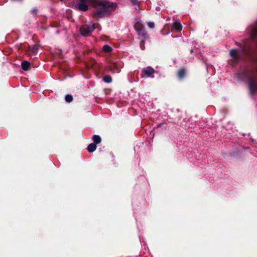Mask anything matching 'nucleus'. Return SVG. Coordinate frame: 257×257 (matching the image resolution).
I'll return each instance as SVG.
<instances>
[{
	"mask_svg": "<svg viewBox=\"0 0 257 257\" xmlns=\"http://www.w3.org/2000/svg\"><path fill=\"white\" fill-rule=\"evenodd\" d=\"M96 149V146L95 144H90L87 147V150L89 152H94Z\"/></svg>",
	"mask_w": 257,
	"mask_h": 257,
	"instance_id": "9",
	"label": "nucleus"
},
{
	"mask_svg": "<svg viewBox=\"0 0 257 257\" xmlns=\"http://www.w3.org/2000/svg\"><path fill=\"white\" fill-rule=\"evenodd\" d=\"M174 28L177 31H179L182 29V26L180 22H176L173 23Z\"/></svg>",
	"mask_w": 257,
	"mask_h": 257,
	"instance_id": "7",
	"label": "nucleus"
},
{
	"mask_svg": "<svg viewBox=\"0 0 257 257\" xmlns=\"http://www.w3.org/2000/svg\"><path fill=\"white\" fill-rule=\"evenodd\" d=\"M104 81L106 83L111 82L112 81L111 78L109 76H105L103 78Z\"/></svg>",
	"mask_w": 257,
	"mask_h": 257,
	"instance_id": "14",
	"label": "nucleus"
},
{
	"mask_svg": "<svg viewBox=\"0 0 257 257\" xmlns=\"http://www.w3.org/2000/svg\"><path fill=\"white\" fill-rule=\"evenodd\" d=\"M76 7L78 8V10L82 11H86L88 9L87 2H80V3L76 6Z\"/></svg>",
	"mask_w": 257,
	"mask_h": 257,
	"instance_id": "3",
	"label": "nucleus"
},
{
	"mask_svg": "<svg viewBox=\"0 0 257 257\" xmlns=\"http://www.w3.org/2000/svg\"><path fill=\"white\" fill-rule=\"evenodd\" d=\"M94 29V26L93 23H90L88 24L83 25L80 28V32L83 36H87L91 33Z\"/></svg>",
	"mask_w": 257,
	"mask_h": 257,
	"instance_id": "2",
	"label": "nucleus"
},
{
	"mask_svg": "<svg viewBox=\"0 0 257 257\" xmlns=\"http://www.w3.org/2000/svg\"><path fill=\"white\" fill-rule=\"evenodd\" d=\"M93 140L95 145L99 144L101 141V138L99 136H97V135L93 136Z\"/></svg>",
	"mask_w": 257,
	"mask_h": 257,
	"instance_id": "10",
	"label": "nucleus"
},
{
	"mask_svg": "<svg viewBox=\"0 0 257 257\" xmlns=\"http://www.w3.org/2000/svg\"><path fill=\"white\" fill-rule=\"evenodd\" d=\"M143 72L147 76H149L151 74H153L154 73V70L152 68L148 67L144 69L143 70Z\"/></svg>",
	"mask_w": 257,
	"mask_h": 257,
	"instance_id": "5",
	"label": "nucleus"
},
{
	"mask_svg": "<svg viewBox=\"0 0 257 257\" xmlns=\"http://www.w3.org/2000/svg\"><path fill=\"white\" fill-rule=\"evenodd\" d=\"M65 100L68 102H71L73 100V97L71 95L67 94L65 96Z\"/></svg>",
	"mask_w": 257,
	"mask_h": 257,
	"instance_id": "12",
	"label": "nucleus"
},
{
	"mask_svg": "<svg viewBox=\"0 0 257 257\" xmlns=\"http://www.w3.org/2000/svg\"><path fill=\"white\" fill-rule=\"evenodd\" d=\"M102 50L105 52L108 53L111 51L112 48L108 45H104L102 48Z\"/></svg>",
	"mask_w": 257,
	"mask_h": 257,
	"instance_id": "11",
	"label": "nucleus"
},
{
	"mask_svg": "<svg viewBox=\"0 0 257 257\" xmlns=\"http://www.w3.org/2000/svg\"><path fill=\"white\" fill-rule=\"evenodd\" d=\"M30 66V63L28 61H24L22 63V67L23 70H27Z\"/></svg>",
	"mask_w": 257,
	"mask_h": 257,
	"instance_id": "8",
	"label": "nucleus"
},
{
	"mask_svg": "<svg viewBox=\"0 0 257 257\" xmlns=\"http://www.w3.org/2000/svg\"><path fill=\"white\" fill-rule=\"evenodd\" d=\"M185 74L184 70L181 69L178 72V76L180 78H182Z\"/></svg>",
	"mask_w": 257,
	"mask_h": 257,
	"instance_id": "13",
	"label": "nucleus"
},
{
	"mask_svg": "<svg viewBox=\"0 0 257 257\" xmlns=\"http://www.w3.org/2000/svg\"><path fill=\"white\" fill-rule=\"evenodd\" d=\"M80 2H87V0H80Z\"/></svg>",
	"mask_w": 257,
	"mask_h": 257,
	"instance_id": "17",
	"label": "nucleus"
},
{
	"mask_svg": "<svg viewBox=\"0 0 257 257\" xmlns=\"http://www.w3.org/2000/svg\"><path fill=\"white\" fill-rule=\"evenodd\" d=\"M148 26L150 28H153L154 27V26H155L154 23L153 22H149L148 23Z\"/></svg>",
	"mask_w": 257,
	"mask_h": 257,
	"instance_id": "15",
	"label": "nucleus"
},
{
	"mask_svg": "<svg viewBox=\"0 0 257 257\" xmlns=\"http://www.w3.org/2000/svg\"><path fill=\"white\" fill-rule=\"evenodd\" d=\"M250 36L252 39L257 37V24L252 29Z\"/></svg>",
	"mask_w": 257,
	"mask_h": 257,
	"instance_id": "6",
	"label": "nucleus"
},
{
	"mask_svg": "<svg viewBox=\"0 0 257 257\" xmlns=\"http://www.w3.org/2000/svg\"><path fill=\"white\" fill-rule=\"evenodd\" d=\"M230 54L232 58L234 60L237 59L240 56L238 51L234 49L230 51Z\"/></svg>",
	"mask_w": 257,
	"mask_h": 257,
	"instance_id": "4",
	"label": "nucleus"
},
{
	"mask_svg": "<svg viewBox=\"0 0 257 257\" xmlns=\"http://www.w3.org/2000/svg\"><path fill=\"white\" fill-rule=\"evenodd\" d=\"M92 6L96 8V12L93 16L96 19H99L105 15L111 14L116 8V5L109 2H100L96 0H91Z\"/></svg>",
	"mask_w": 257,
	"mask_h": 257,
	"instance_id": "1",
	"label": "nucleus"
},
{
	"mask_svg": "<svg viewBox=\"0 0 257 257\" xmlns=\"http://www.w3.org/2000/svg\"><path fill=\"white\" fill-rule=\"evenodd\" d=\"M132 1L133 3V4H137V0H132Z\"/></svg>",
	"mask_w": 257,
	"mask_h": 257,
	"instance_id": "16",
	"label": "nucleus"
}]
</instances>
